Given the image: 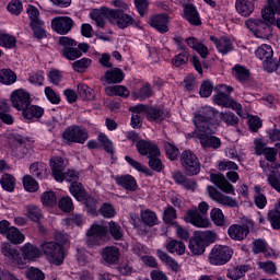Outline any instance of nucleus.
Returning a JSON list of instances; mask_svg holds the SVG:
<instances>
[{"label": "nucleus", "instance_id": "052dcab7", "mask_svg": "<svg viewBox=\"0 0 280 280\" xmlns=\"http://www.w3.org/2000/svg\"><path fill=\"white\" fill-rule=\"evenodd\" d=\"M32 30L34 32L35 38H45V22L39 21L35 23H31Z\"/></svg>", "mask_w": 280, "mask_h": 280}, {"label": "nucleus", "instance_id": "20e7f679", "mask_svg": "<svg viewBox=\"0 0 280 280\" xmlns=\"http://www.w3.org/2000/svg\"><path fill=\"white\" fill-rule=\"evenodd\" d=\"M179 161L183 170L188 176H197V174H200V160H198V156L194 151L186 150L182 152Z\"/></svg>", "mask_w": 280, "mask_h": 280}, {"label": "nucleus", "instance_id": "393cba45", "mask_svg": "<svg viewBox=\"0 0 280 280\" xmlns=\"http://www.w3.org/2000/svg\"><path fill=\"white\" fill-rule=\"evenodd\" d=\"M115 183L126 189V191H137V179L132 175H119L115 177Z\"/></svg>", "mask_w": 280, "mask_h": 280}, {"label": "nucleus", "instance_id": "f8f14e48", "mask_svg": "<svg viewBox=\"0 0 280 280\" xmlns=\"http://www.w3.org/2000/svg\"><path fill=\"white\" fill-rule=\"evenodd\" d=\"M75 22L70 16H56L51 20V30L61 36H65L73 30Z\"/></svg>", "mask_w": 280, "mask_h": 280}, {"label": "nucleus", "instance_id": "c03bdc74", "mask_svg": "<svg viewBox=\"0 0 280 280\" xmlns=\"http://www.w3.org/2000/svg\"><path fill=\"white\" fill-rule=\"evenodd\" d=\"M256 56L259 58V60H270L273 56L272 47L268 44H262L260 47L256 50Z\"/></svg>", "mask_w": 280, "mask_h": 280}, {"label": "nucleus", "instance_id": "6e6552de", "mask_svg": "<svg viewBox=\"0 0 280 280\" xmlns=\"http://www.w3.org/2000/svg\"><path fill=\"white\" fill-rule=\"evenodd\" d=\"M59 45L65 47L61 54L67 60H78V58H82V51L75 48L78 47V42H75V39L62 36L59 38Z\"/></svg>", "mask_w": 280, "mask_h": 280}, {"label": "nucleus", "instance_id": "423d86ee", "mask_svg": "<svg viewBox=\"0 0 280 280\" xmlns=\"http://www.w3.org/2000/svg\"><path fill=\"white\" fill-rule=\"evenodd\" d=\"M62 139L67 143H81L84 144L89 140V131L84 127L72 125L65 129Z\"/></svg>", "mask_w": 280, "mask_h": 280}, {"label": "nucleus", "instance_id": "f3484780", "mask_svg": "<svg viewBox=\"0 0 280 280\" xmlns=\"http://www.w3.org/2000/svg\"><path fill=\"white\" fill-rule=\"evenodd\" d=\"M1 253L4 255V257H8V259H12V261L16 264L18 268L25 266V259H23V256H21L19 249L13 248L10 243L1 244Z\"/></svg>", "mask_w": 280, "mask_h": 280}, {"label": "nucleus", "instance_id": "9b49d317", "mask_svg": "<svg viewBox=\"0 0 280 280\" xmlns=\"http://www.w3.org/2000/svg\"><path fill=\"white\" fill-rule=\"evenodd\" d=\"M112 25H117L119 30H126L135 25V18L124 12V10L112 9L110 22Z\"/></svg>", "mask_w": 280, "mask_h": 280}, {"label": "nucleus", "instance_id": "49530a36", "mask_svg": "<svg viewBox=\"0 0 280 280\" xmlns=\"http://www.w3.org/2000/svg\"><path fill=\"white\" fill-rule=\"evenodd\" d=\"M108 231L113 240H116L117 242L124 237V230L117 222L110 221L108 223Z\"/></svg>", "mask_w": 280, "mask_h": 280}, {"label": "nucleus", "instance_id": "c9c22d12", "mask_svg": "<svg viewBox=\"0 0 280 280\" xmlns=\"http://www.w3.org/2000/svg\"><path fill=\"white\" fill-rule=\"evenodd\" d=\"M0 185L4 191L12 192L16 189V178L11 174L4 173L0 178Z\"/></svg>", "mask_w": 280, "mask_h": 280}, {"label": "nucleus", "instance_id": "c756f323", "mask_svg": "<svg viewBox=\"0 0 280 280\" xmlns=\"http://www.w3.org/2000/svg\"><path fill=\"white\" fill-rule=\"evenodd\" d=\"M45 115V109L38 105H28L23 112L24 119H40Z\"/></svg>", "mask_w": 280, "mask_h": 280}, {"label": "nucleus", "instance_id": "4d7b16f0", "mask_svg": "<svg viewBox=\"0 0 280 280\" xmlns=\"http://www.w3.org/2000/svg\"><path fill=\"white\" fill-rule=\"evenodd\" d=\"M164 150L166 152L167 158L171 161H176L178 159L179 151L172 142H164Z\"/></svg>", "mask_w": 280, "mask_h": 280}, {"label": "nucleus", "instance_id": "a19ab883", "mask_svg": "<svg viewBox=\"0 0 280 280\" xmlns=\"http://www.w3.org/2000/svg\"><path fill=\"white\" fill-rule=\"evenodd\" d=\"M233 75L238 80V82H248L250 80V71L241 65H236L233 68Z\"/></svg>", "mask_w": 280, "mask_h": 280}, {"label": "nucleus", "instance_id": "3c124183", "mask_svg": "<svg viewBox=\"0 0 280 280\" xmlns=\"http://www.w3.org/2000/svg\"><path fill=\"white\" fill-rule=\"evenodd\" d=\"M23 187L26 191H38V182L32 175H25L22 179Z\"/></svg>", "mask_w": 280, "mask_h": 280}, {"label": "nucleus", "instance_id": "a878e982", "mask_svg": "<svg viewBox=\"0 0 280 280\" xmlns=\"http://www.w3.org/2000/svg\"><path fill=\"white\" fill-rule=\"evenodd\" d=\"M30 174L33 178L43 180L49 175L47 173V164L43 162H34L30 165Z\"/></svg>", "mask_w": 280, "mask_h": 280}, {"label": "nucleus", "instance_id": "69168bd1", "mask_svg": "<svg viewBox=\"0 0 280 280\" xmlns=\"http://www.w3.org/2000/svg\"><path fill=\"white\" fill-rule=\"evenodd\" d=\"M26 277L30 280H45V273L40 269L34 267H31L27 270Z\"/></svg>", "mask_w": 280, "mask_h": 280}, {"label": "nucleus", "instance_id": "cd10ccee", "mask_svg": "<svg viewBox=\"0 0 280 280\" xmlns=\"http://www.w3.org/2000/svg\"><path fill=\"white\" fill-rule=\"evenodd\" d=\"M185 19L190 23V25H202L200 20V14L194 4H186L184 8Z\"/></svg>", "mask_w": 280, "mask_h": 280}, {"label": "nucleus", "instance_id": "e433bc0d", "mask_svg": "<svg viewBox=\"0 0 280 280\" xmlns=\"http://www.w3.org/2000/svg\"><path fill=\"white\" fill-rule=\"evenodd\" d=\"M140 218L142 224H145L147 226H155V224H159V218L156 217V212L150 209L142 211Z\"/></svg>", "mask_w": 280, "mask_h": 280}, {"label": "nucleus", "instance_id": "2f4dec72", "mask_svg": "<svg viewBox=\"0 0 280 280\" xmlns=\"http://www.w3.org/2000/svg\"><path fill=\"white\" fill-rule=\"evenodd\" d=\"M105 93L108 97H113L114 95H118V97H129L130 91L128 88L124 85H110L105 88Z\"/></svg>", "mask_w": 280, "mask_h": 280}, {"label": "nucleus", "instance_id": "ddd939ff", "mask_svg": "<svg viewBox=\"0 0 280 280\" xmlns=\"http://www.w3.org/2000/svg\"><path fill=\"white\" fill-rule=\"evenodd\" d=\"M11 102L13 108H16V110H24L27 106H31L32 104V96L28 94L25 90H15L11 94Z\"/></svg>", "mask_w": 280, "mask_h": 280}, {"label": "nucleus", "instance_id": "9d476101", "mask_svg": "<svg viewBox=\"0 0 280 280\" xmlns=\"http://www.w3.org/2000/svg\"><path fill=\"white\" fill-rule=\"evenodd\" d=\"M254 226L255 223L253 220H245L242 224H232L228 230V234L231 240L242 242V240H246V237H248V233H250V229Z\"/></svg>", "mask_w": 280, "mask_h": 280}, {"label": "nucleus", "instance_id": "5701e85b", "mask_svg": "<svg viewBox=\"0 0 280 280\" xmlns=\"http://www.w3.org/2000/svg\"><path fill=\"white\" fill-rule=\"evenodd\" d=\"M22 252V259H24V266L25 261H34V259H38L40 257V249L38 247L34 246L32 243H26L21 247Z\"/></svg>", "mask_w": 280, "mask_h": 280}, {"label": "nucleus", "instance_id": "412c9836", "mask_svg": "<svg viewBox=\"0 0 280 280\" xmlns=\"http://www.w3.org/2000/svg\"><path fill=\"white\" fill-rule=\"evenodd\" d=\"M119 257H121V253L117 248V246H107L102 250V258L107 266H115L117 261H119Z\"/></svg>", "mask_w": 280, "mask_h": 280}, {"label": "nucleus", "instance_id": "338daca9", "mask_svg": "<svg viewBox=\"0 0 280 280\" xmlns=\"http://www.w3.org/2000/svg\"><path fill=\"white\" fill-rule=\"evenodd\" d=\"M59 209L66 213L73 211V200L70 197H62L59 200Z\"/></svg>", "mask_w": 280, "mask_h": 280}, {"label": "nucleus", "instance_id": "bf43d9fd", "mask_svg": "<svg viewBox=\"0 0 280 280\" xmlns=\"http://www.w3.org/2000/svg\"><path fill=\"white\" fill-rule=\"evenodd\" d=\"M163 220L165 224H174V221L176 220V209L172 206H167L164 209Z\"/></svg>", "mask_w": 280, "mask_h": 280}, {"label": "nucleus", "instance_id": "680f3d73", "mask_svg": "<svg viewBox=\"0 0 280 280\" xmlns=\"http://www.w3.org/2000/svg\"><path fill=\"white\" fill-rule=\"evenodd\" d=\"M214 102H215V104H218V106H223L224 108H229L230 103H231V97L229 96V94H226L224 92H219L214 96Z\"/></svg>", "mask_w": 280, "mask_h": 280}, {"label": "nucleus", "instance_id": "72a5a7b5", "mask_svg": "<svg viewBox=\"0 0 280 280\" xmlns=\"http://www.w3.org/2000/svg\"><path fill=\"white\" fill-rule=\"evenodd\" d=\"M188 248H189L190 253H192V255L198 256V255H202L205 253L207 245H205L203 242L201 241V238L198 237L196 234L195 237H192L189 241Z\"/></svg>", "mask_w": 280, "mask_h": 280}, {"label": "nucleus", "instance_id": "37998d69", "mask_svg": "<svg viewBox=\"0 0 280 280\" xmlns=\"http://www.w3.org/2000/svg\"><path fill=\"white\" fill-rule=\"evenodd\" d=\"M26 217L33 222H38L43 218V210L36 205L26 206Z\"/></svg>", "mask_w": 280, "mask_h": 280}, {"label": "nucleus", "instance_id": "f03ea898", "mask_svg": "<svg viewBox=\"0 0 280 280\" xmlns=\"http://www.w3.org/2000/svg\"><path fill=\"white\" fill-rule=\"evenodd\" d=\"M207 213H209V203L201 201L198 205V209H190L186 212L184 220L197 229H209L211 221L203 217L207 215Z\"/></svg>", "mask_w": 280, "mask_h": 280}, {"label": "nucleus", "instance_id": "4c0bfd02", "mask_svg": "<svg viewBox=\"0 0 280 280\" xmlns=\"http://www.w3.org/2000/svg\"><path fill=\"white\" fill-rule=\"evenodd\" d=\"M262 154L266 159L271 164L272 170H279L280 164L277 163V154H279V151L276 148H265L262 151Z\"/></svg>", "mask_w": 280, "mask_h": 280}, {"label": "nucleus", "instance_id": "473e14b6", "mask_svg": "<svg viewBox=\"0 0 280 280\" xmlns=\"http://www.w3.org/2000/svg\"><path fill=\"white\" fill-rule=\"evenodd\" d=\"M147 119L149 121H156V122H161L165 119V117H167V114L164 113L163 109L159 108V107H149L147 109Z\"/></svg>", "mask_w": 280, "mask_h": 280}, {"label": "nucleus", "instance_id": "7c9ffc66", "mask_svg": "<svg viewBox=\"0 0 280 280\" xmlns=\"http://www.w3.org/2000/svg\"><path fill=\"white\" fill-rule=\"evenodd\" d=\"M275 14H278L277 11H275V0H267V7L261 11L264 21L275 25Z\"/></svg>", "mask_w": 280, "mask_h": 280}, {"label": "nucleus", "instance_id": "864d4df0", "mask_svg": "<svg viewBox=\"0 0 280 280\" xmlns=\"http://www.w3.org/2000/svg\"><path fill=\"white\" fill-rule=\"evenodd\" d=\"M40 200L45 207H54V205L58 202V198L54 190H48L42 194Z\"/></svg>", "mask_w": 280, "mask_h": 280}, {"label": "nucleus", "instance_id": "0eeeda50", "mask_svg": "<svg viewBox=\"0 0 280 280\" xmlns=\"http://www.w3.org/2000/svg\"><path fill=\"white\" fill-rule=\"evenodd\" d=\"M245 25L255 35L256 38H270L272 36V28L267 22L261 19L250 18L246 20Z\"/></svg>", "mask_w": 280, "mask_h": 280}, {"label": "nucleus", "instance_id": "c85d7f7f", "mask_svg": "<svg viewBox=\"0 0 280 280\" xmlns=\"http://www.w3.org/2000/svg\"><path fill=\"white\" fill-rule=\"evenodd\" d=\"M235 9L241 16H250L255 12V2L248 0H236Z\"/></svg>", "mask_w": 280, "mask_h": 280}, {"label": "nucleus", "instance_id": "13d9d810", "mask_svg": "<svg viewBox=\"0 0 280 280\" xmlns=\"http://www.w3.org/2000/svg\"><path fill=\"white\" fill-rule=\"evenodd\" d=\"M187 62H189V51H187V49L182 50V52L173 59L174 67H182V65H187Z\"/></svg>", "mask_w": 280, "mask_h": 280}, {"label": "nucleus", "instance_id": "774afa93", "mask_svg": "<svg viewBox=\"0 0 280 280\" xmlns=\"http://www.w3.org/2000/svg\"><path fill=\"white\" fill-rule=\"evenodd\" d=\"M213 93V84L210 81H203L200 86L199 95L201 97H210Z\"/></svg>", "mask_w": 280, "mask_h": 280}, {"label": "nucleus", "instance_id": "7ed1b4c3", "mask_svg": "<svg viewBox=\"0 0 280 280\" xmlns=\"http://www.w3.org/2000/svg\"><path fill=\"white\" fill-rule=\"evenodd\" d=\"M42 250L50 264H55V266H61V264L65 262V248L62 245L54 241L46 242L42 244Z\"/></svg>", "mask_w": 280, "mask_h": 280}, {"label": "nucleus", "instance_id": "b1692460", "mask_svg": "<svg viewBox=\"0 0 280 280\" xmlns=\"http://www.w3.org/2000/svg\"><path fill=\"white\" fill-rule=\"evenodd\" d=\"M50 168L55 180L62 183V173L65 172V160L55 156L50 160Z\"/></svg>", "mask_w": 280, "mask_h": 280}, {"label": "nucleus", "instance_id": "a211bd4d", "mask_svg": "<svg viewBox=\"0 0 280 280\" xmlns=\"http://www.w3.org/2000/svg\"><path fill=\"white\" fill-rule=\"evenodd\" d=\"M107 230L104 225L94 224L86 232V244L88 246H95L98 240H102L106 235Z\"/></svg>", "mask_w": 280, "mask_h": 280}, {"label": "nucleus", "instance_id": "6ab92c4d", "mask_svg": "<svg viewBox=\"0 0 280 280\" xmlns=\"http://www.w3.org/2000/svg\"><path fill=\"white\" fill-rule=\"evenodd\" d=\"M124 70L119 68H112L105 72V74L101 78V82L104 85L106 84H120V82H124Z\"/></svg>", "mask_w": 280, "mask_h": 280}, {"label": "nucleus", "instance_id": "ea45409f", "mask_svg": "<svg viewBox=\"0 0 280 280\" xmlns=\"http://www.w3.org/2000/svg\"><path fill=\"white\" fill-rule=\"evenodd\" d=\"M5 237L11 244H23L25 242V235H23V233L15 226L10 228Z\"/></svg>", "mask_w": 280, "mask_h": 280}, {"label": "nucleus", "instance_id": "f257e3e1", "mask_svg": "<svg viewBox=\"0 0 280 280\" xmlns=\"http://www.w3.org/2000/svg\"><path fill=\"white\" fill-rule=\"evenodd\" d=\"M220 112L211 106H205L194 113L192 122L195 131L188 133L190 139H199V143L203 150H219L222 148V140L213 136L220 128Z\"/></svg>", "mask_w": 280, "mask_h": 280}, {"label": "nucleus", "instance_id": "a18cd8bd", "mask_svg": "<svg viewBox=\"0 0 280 280\" xmlns=\"http://www.w3.org/2000/svg\"><path fill=\"white\" fill-rule=\"evenodd\" d=\"M168 253H176L177 255H185V243L173 240L166 244Z\"/></svg>", "mask_w": 280, "mask_h": 280}, {"label": "nucleus", "instance_id": "79ce46f5", "mask_svg": "<svg viewBox=\"0 0 280 280\" xmlns=\"http://www.w3.org/2000/svg\"><path fill=\"white\" fill-rule=\"evenodd\" d=\"M70 194L79 200V202H82L84 198H86V190L84 189V186H82L81 183L73 182L70 186Z\"/></svg>", "mask_w": 280, "mask_h": 280}, {"label": "nucleus", "instance_id": "aec40b11", "mask_svg": "<svg viewBox=\"0 0 280 280\" xmlns=\"http://www.w3.org/2000/svg\"><path fill=\"white\" fill-rule=\"evenodd\" d=\"M170 23V16L167 14H158L153 15L150 19V25L151 27H154L156 32H160V34H167L170 32V26L167 24Z\"/></svg>", "mask_w": 280, "mask_h": 280}, {"label": "nucleus", "instance_id": "5fc2aeb1", "mask_svg": "<svg viewBox=\"0 0 280 280\" xmlns=\"http://www.w3.org/2000/svg\"><path fill=\"white\" fill-rule=\"evenodd\" d=\"M210 218L215 226H224V213L222 212V209H212L210 212Z\"/></svg>", "mask_w": 280, "mask_h": 280}, {"label": "nucleus", "instance_id": "6e6d98bb", "mask_svg": "<svg viewBox=\"0 0 280 280\" xmlns=\"http://www.w3.org/2000/svg\"><path fill=\"white\" fill-rule=\"evenodd\" d=\"M197 236L201 238V241L206 246H209V244H213V242L218 240V234H215V232H212V231L198 233Z\"/></svg>", "mask_w": 280, "mask_h": 280}, {"label": "nucleus", "instance_id": "0e129e2a", "mask_svg": "<svg viewBox=\"0 0 280 280\" xmlns=\"http://www.w3.org/2000/svg\"><path fill=\"white\" fill-rule=\"evenodd\" d=\"M7 9L10 12V14H14L15 16H19V14L23 12V4L19 0H11Z\"/></svg>", "mask_w": 280, "mask_h": 280}, {"label": "nucleus", "instance_id": "603ef678", "mask_svg": "<svg viewBox=\"0 0 280 280\" xmlns=\"http://www.w3.org/2000/svg\"><path fill=\"white\" fill-rule=\"evenodd\" d=\"M268 220L271 224V228L275 229V231L280 230V210H279V208H276L268 212Z\"/></svg>", "mask_w": 280, "mask_h": 280}, {"label": "nucleus", "instance_id": "58836bf2", "mask_svg": "<svg viewBox=\"0 0 280 280\" xmlns=\"http://www.w3.org/2000/svg\"><path fill=\"white\" fill-rule=\"evenodd\" d=\"M14 82H16V73L12 69L4 68L0 70V84L10 86Z\"/></svg>", "mask_w": 280, "mask_h": 280}, {"label": "nucleus", "instance_id": "2eb2a0df", "mask_svg": "<svg viewBox=\"0 0 280 280\" xmlns=\"http://www.w3.org/2000/svg\"><path fill=\"white\" fill-rule=\"evenodd\" d=\"M210 180L215 185L223 194H232L235 196V187L233 184L226 180V177L222 173H211Z\"/></svg>", "mask_w": 280, "mask_h": 280}, {"label": "nucleus", "instance_id": "f704fd0d", "mask_svg": "<svg viewBox=\"0 0 280 280\" xmlns=\"http://www.w3.org/2000/svg\"><path fill=\"white\" fill-rule=\"evenodd\" d=\"M249 268L247 265L236 266L228 270L226 277L232 280H240L242 277H246Z\"/></svg>", "mask_w": 280, "mask_h": 280}, {"label": "nucleus", "instance_id": "1a4fd4ad", "mask_svg": "<svg viewBox=\"0 0 280 280\" xmlns=\"http://www.w3.org/2000/svg\"><path fill=\"white\" fill-rule=\"evenodd\" d=\"M207 192L211 200L218 202V205H221L222 207H229L230 209H235L240 207V202L237 201V199L222 194L213 186H208Z\"/></svg>", "mask_w": 280, "mask_h": 280}, {"label": "nucleus", "instance_id": "bb28decb", "mask_svg": "<svg viewBox=\"0 0 280 280\" xmlns=\"http://www.w3.org/2000/svg\"><path fill=\"white\" fill-rule=\"evenodd\" d=\"M172 178L177 185L185 187V189H196V180L187 178V176H185L180 171H174L172 173Z\"/></svg>", "mask_w": 280, "mask_h": 280}, {"label": "nucleus", "instance_id": "e2e57ef3", "mask_svg": "<svg viewBox=\"0 0 280 280\" xmlns=\"http://www.w3.org/2000/svg\"><path fill=\"white\" fill-rule=\"evenodd\" d=\"M262 67L268 73H273V71H277V73H279L280 71L279 63H277V60L272 59V57H270L269 59H265V61H262Z\"/></svg>", "mask_w": 280, "mask_h": 280}, {"label": "nucleus", "instance_id": "dca6fc26", "mask_svg": "<svg viewBox=\"0 0 280 280\" xmlns=\"http://www.w3.org/2000/svg\"><path fill=\"white\" fill-rule=\"evenodd\" d=\"M113 14V9L101 8L94 9L90 12V19L96 23L98 27L103 30L106 27V20L110 23V15Z\"/></svg>", "mask_w": 280, "mask_h": 280}, {"label": "nucleus", "instance_id": "de8ad7c7", "mask_svg": "<svg viewBox=\"0 0 280 280\" xmlns=\"http://www.w3.org/2000/svg\"><path fill=\"white\" fill-rule=\"evenodd\" d=\"M0 47L14 49V47H16V37L5 33L0 34Z\"/></svg>", "mask_w": 280, "mask_h": 280}, {"label": "nucleus", "instance_id": "4be33fe9", "mask_svg": "<svg viewBox=\"0 0 280 280\" xmlns=\"http://www.w3.org/2000/svg\"><path fill=\"white\" fill-rule=\"evenodd\" d=\"M210 40L214 43L219 54L226 56L233 49V42L229 37L218 38L215 36H210Z\"/></svg>", "mask_w": 280, "mask_h": 280}, {"label": "nucleus", "instance_id": "09e8293b", "mask_svg": "<svg viewBox=\"0 0 280 280\" xmlns=\"http://www.w3.org/2000/svg\"><path fill=\"white\" fill-rule=\"evenodd\" d=\"M92 62L93 61L89 58H81L72 62V69L77 71V73H84V71L91 67Z\"/></svg>", "mask_w": 280, "mask_h": 280}, {"label": "nucleus", "instance_id": "4468645a", "mask_svg": "<svg viewBox=\"0 0 280 280\" xmlns=\"http://www.w3.org/2000/svg\"><path fill=\"white\" fill-rule=\"evenodd\" d=\"M136 148L141 156H148V159L161 156V150L159 149V145L150 140H139L136 144Z\"/></svg>", "mask_w": 280, "mask_h": 280}, {"label": "nucleus", "instance_id": "8fccbe9b", "mask_svg": "<svg viewBox=\"0 0 280 280\" xmlns=\"http://www.w3.org/2000/svg\"><path fill=\"white\" fill-rule=\"evenodd\" d=\"M221 121H224L226 126H237L240 124V118L235 116L232 112L219 113Z\"/></svg>", "mask_w": 280, "mask_h": 280}, {"label": "nucleus", "instance_id": "39448f33", "mask_svg": "<svg viewBox=\"0 0 280 280\" xmlns=\"http://www.w3.org/2000/svg\"><path fill=\"white\" fill-rule=\"evenodd\" d=\"M233 257V249L229 246L215 245L209 256V264L211 266H224V264H229L231 258Z\"/></svg>", "mask_w": 280, "mask_h": 280}]
</instances>
